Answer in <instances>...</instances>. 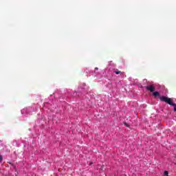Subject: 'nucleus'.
<instances>
[{
    "mask_svg": "<svg viewBox=\"0 0 176 176\" xmlns=\"http://www.w3.org/2000/svg\"><path fill=\"white\" fill-rule=\"evenodd\" d=\"M114 72L116 74V75H119V74H122V72L119 71L118 69H116L114 71Z\"/></svg>",
    "mask_w": 176,
    "mask_h": 176,
    "instance_id": "obj_4",
    "label": "nucleus"
},
{
    "mask_svg": "<svg viewBox=\"0 0 176 176\" xmlns=\"http://www.w3.org/2000/svg\"><path fill=\"white\" fill-rule=\"evenodd\" d=\"M164 175L168 176V171L165 170V171L164 172Z\"/></svg>",
    "mask_w": 176,
    "mask_h": 176,
    "instance_id": "obj_5",
    "label": "nucleus"
},
{
    "mask_svg": "<svg viewBox=\"0 0 176 176\" xmlns=\"http://www.w3.org/2000/svg\"><path fill=\"white\" fill-rule=\"evenodd\" d=\"M3 157H2V155H0V162H2Z\"/></svg>",
    "mask_w": 176,
    "mask_h": 176,
    "instance_id": "obj_7",
    "label": "nucleus"
},
{
    "mask_svg": "<svg viewBox=\"0 0 176 176\" xmlns=\"http://www.w3.org/2000/svg\"><path fill=\"white\" fill-rule=\"evenodd\" d=\"M160 101L166 102V104H168L169 105H172V107H174V111L175 112H176V104L173 102L171 98H167L166 96H161L160 97Z\"/></svg>",
    "mask_w": 176,
    "mask_h": 176,
    "instance_id": "obj_1",
    "label": "nucleus"
},
{
    "mask_svg": "<svg viewBox=\"0 0 176 176\" xmlns=\"http://www.w3.org/2000/svg\"><path fill=\"white\" fill-rule=\"evenodd\" d=\"M146 90L150 91L151 93H153L155 90H156V87H155V84H150L146 87H144Z\"/></svg>",
    "mask_w": 176,
    "mask_h": 176,
    "instance_id": "obj_2",
    "label": "nucleus"
},
{
    "mask_svg": "<svg viewBox=\"0 0 176 176\" xmlns=\"http://www.w3.org/2000/svg\"><path fill=\"white\" fill-rule=\"evenodd\" d=\"M153 96L154 97H160V93H159V91H153Z\"/></svg>",
    "mask_w": 176,
    "mask_h": 176,
    "instance_id": "obj_3",
    "label": "nucleus"
},
{
    "mask_svg": "<svg viewBox=\"0 0 176 176\" xmlns=\"http://www.w3.org/2000/svg\"><path fill=\"white\" fill-rule=\"evenodd\" d=\"M124 126H126V127H129L130 125H129V124H127V122H124Z\"/></svg>",
    "mask_w": 176,
    "mask_h": 176,
    "instance_id": "obj_6",
    "label": "nucleus"
},
{
    "mask_svg": "<svg viewBox=\"0 0 176 176\" xmlns=\"http://www.w3.org/2000/svg\"><path fill=\"white\" fill-rule=\"evenodd\" d=\"M95 69H96V70H98V67H96Z\"/></svg>",
    "mask_w": 176,
    "mask_h": 176,
    "instance_id": "obj_8",
    "label": "nucleus"
}]
</instances>
